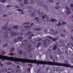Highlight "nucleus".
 Here are the masks:
<instances>
[{"label": "nucleus", "mask_w": 73, "mask_h": 73, "mask_svg": "<svg viewBox=\"0 0 73 73\" xmlns=\"http://www.w3.org/2000/svg\"><path fill=\"white\" fill-rule=\"evenodd\" d=\"M59 8H60V6H57L55 7V9H58Z\"/></svg>", "instance_id": "f8f14e48"}, {"label": "nucleus", "mask_w": 73, "mask_h": 73, "mask_svg": "<svg viewBox=\"0 0 73 73\" xmlns=\"http://www.w3.org/2000/svg\"><path fill=\"white\" fill-rule=\"evenodd\" d=\"M58 33V31H56V32H55V35H56V34H57V33Z\"/></svg>", "instance_id": "58836bf2"}, {"label": "nucleus", "mask_w": 73, "mask_h": 73, "mask_svg": "<svg viewBox=\"0 0 73 73\" xmlns=\"http://www.w3.org/2000/svg\"><path fill=\"white\" fill-rule=\"evenodd\" d=\"M0 66L1 67L3 66V64L1 62H0Z\"/></svg>", "instance_id": "473e14b6"}, {"label": "nucleus", "mask_w": 73, "mask_h": 73, "mask_svg": "<svg viewBox=\"0 0 73 73\" xmlns=\"http://www.w3.org/2000/svg\"><path fill=\"white\" fill-rule=\"evenodd\" d=\"M2 29L3 30H5L7 31H11L12 30V29L11 28H7V26H5L4 27H3Z\"/></svg>", "instance_id": "20e7f679"}, {"label": "nucleus", "mask_w": 73, "mask_h": 73, "mask_svg": "<svg viewBox=\"0 0 73 73\" xmlns=\"http://www.w3.org/2000/svg\"><path fill=\"white\" fill-rule=\"evenodd\" d=\"M34 34H31L29 36V37H31V36H34Z\"/></svg>", "instance_id": "72a5a7b5"}, {"label": "nucleus", "mask_w": 73, "mask_h": 73, "mask_svg": "<svg viewBox=\"0 0 73 73\" xmlns=\"http://www.w3.org/2000/svg\"><path fill=\"white\" fill-rule=\"evenodd\" d=\"M24 41V42H27V40H25Z\"/></svg>", "instance_id": "5fc2aeb1"}, {"label": "nucleus", "mask_w": 73, "mask_h": 73, "mask_svg": "<svg viewBox=\"0 0 73 73\" xmlns=\"http://www.w3.org/2000/svg\"><path fill=\"white\" fill-rule=\"evenodd\" d=\"M66 24V22H63L62 25H65Z\"/></svg>", "instance_id": "a878e982"}, {"label": "nucleus", "mask_w": 73, "mask_h": 73, "mask_svg": "<svg viewBox=\"0 0 73 73\" xmlns=\"http://www.w3.org/2000/svg\"><path fill=\"white\" fill-rule=\"evenodd\" d=\"M5 34H6V35L5 36L6 37H7L8 36V33L7 32H4Z\"/></svg>", "instance_id": "5701e85b"}, {"label": "nucleus", "mask_w": 73, "mask_h": 73, "mask_svg": "<svg viewBox=\"0 0 73 73\" xmlns=\"http://www.w3.org/2000/svg\"><path fill=\"white\" fill-rule=\"evenodd\" d=\"M34 19H35V20H38L37 22V23H38V18L35 17V18Z\"/></svg>", "instance_id": "393cba45"}, {"label": "nucleus", "mask_w": 73, "mask_h": 73, "mask_svg": "<svg viewBox=\"0 0 73 73\" xmlns=\"http://www.w3.org/2000/svg\"><path fill=\"white\" fill-rule=\"evenodd\" d=\"M44 31L45 32H47V30H46V29H45L44 30Z\"/></svg>", "instance_id": "680f3d73"}, {"label": "nucleus", "mask_w": 73, "mask_h": 73, "mask_svg": "<svg viewBox=\"0 0 73 73\" xmlns=\"http://www.w3.org/2000/svg\"><path fill=\"white\" fill-rule=\"evenodd\" d=\"M11 54V56H13L14 54H13V53H12Z\"/></svg>", "instance_id": "864d4df0"}, {"label": "nucleus", "mask_w": 73, "mask_h": 73, "mask_svg": "<svg viewBox=\"0 0 73 73\" xmlns=\"http://www.w3.org/2000/svg\"><path fill=\"white\" fill-rule=\"evenodd\" d=\"M15 7L16 8H19V6H18L16 5V6H15Z\"/></svg>", "instance_id": "4d7b16f0"}, {"label": "nucleus", "mask_w": 73, "mask_h": 73, "mask_svg": "<svg viewBox=\"0 0 73 73\" xmlns=\"http://www.w3.org/2000/svg\"><path fill=\"white\" fill-rule=\"evenodd\" d=\"M50 57L51 59H52V58H53V57H52V55H50Z\"/></svg>", "instance_id": "49530a36"}, {"label": "nucleus", "mask_w": 73, "mask_h": 73, "mask_svg": "<svg viewBox=\"0 0 73 73\" xmlns=\"http://www.w3.org/2000/svg\"><path fill=\"white\" fill-rule=\"evenodd\" d=\"M28 66H32V65L31 64H28Z\"/></svg>", "instance_id": "a19ab883"}, {"label": "nucleus", "mask_w": 73, "mask_h": 73, "mask_svg": "<svg viewBox=\"0 0 73 73\" xmlns=\"http://www.w3.org/2000/svg\"><path fill=\"white\" fill-rule=\"evenodd\" d=\"M33 25V23H32L31 24V26H32V25Z\"/></svg>", "instance_id": "603ef678"}, {"label": "nucleus", "mask_w": 73, "mask_h": 73, "mask_svg": "<svg viewBox=\"0 0 73 73\" xmlns=\"http://www.w3.org/2000/svg\"><path fill=\"white\" fill-rule=\"evenodd\" d=\"M61 36L62 37H65V35H64L63 34H62L61 35Z\"/></svg>", "instance_id": "7c9ffc66"}, {"label": "nucleus", "mask_w": 73, "mask_h": 73, "mask_svg": "<svg viewBox=\"0 0 73 73\" xmlns=\"http://www.w3.org/2000/svg\"><path fill=\"white\" fill-rule=\"evenodd\" d=\"M10 35L12 36H17L19 35V34L15 32H13V31H11L10 32Z\"/></svg>", "instance_id": "7ed1b4c3"}, {"label": "nucleus", "mask_w": 73, "mask_h": 73, "mask_svg": "<svg viewBox=\"0 0 73 73\" xmlns=\"http://www.w3.org/2000/svg\"><path fill=\"white\" fill-rule=\"evenodd\" d=\"M69 52L70 53H71V51L69 50Z\"/></svg>", "instance_id": "338daca9"}, {"label": "nucleus", "mask_w": 73, "mask_h": 73, "mask_svg": "<svg viewBox=\"0 0 73 73\" xmlns=\"http://www.w3.org/2000/svg\"><path fill=\"white\" fill-rule=\"evenodd\" d=\"M24 24H26V25H28V23H24Z\"/></svg>", "instance_id": "8fccbe9b"}, {"label": "nucleus", "mask_w": 73, "mask_h": 73, "mask_svg": "<svg viewBox=\"0 0 73 73\" xmlns=\"http://www.w3.org/2000/svg\"><path fill=\"white\" fill-rule=\"evenodd\" d=\"M48 69H49V68H46V70H48Z\"/></svg>", "instance_id": "6e6d98bb"}, {"label": "nucleus", "mask_w": 73, "mask_h": 73, "mask_svg": "<svg viewBox=\"0 0 73 73\" xmlns=\"http://www.w3.org/2000/svg\"><path fill=\"white\" fill-rule=\"evenodd\" d=\"M18 28H19V26H13V29H17Z\"/></svg>", "instance_id": "9b49d317"}, {"label": "nucleus", "mask_w": 73, "mask_h": 73, "mask_svg": "<svg viewBox=\"0 0 73 73\" xmlns=\"http://www.w3.org/2000/svg\"><path fill=\"white\" fill-rule=\"evenodd\" d=\"M58 37H57V38H52V41H56V39H57H57H58Z\"/></svg>", "instance_id": "aec40b11"}, {"label": "nucleus", "mask_w": 73, "mask_h": 73, "mask_svg": "<svg viewBox=\"0 0 73 73\" xmlns=\"http://www.w3.org/2000/svg\"><path fill=\"white\" fill-rule=\"evenodd\" d=\"M41 40H42V39L41 38H39V39L37 41H41Z\"/></svg>", "instance_id": "c9c22d12"}, {"label": "nucleus", "mask_w": 73, "mask_h": 73, "mask_svg": "<svg viewBox=\"0 0 73 73\" xmlns=\"http://www.w3.org/2000/svg\"><path fill=\"white\" fill-rule=\"evenodd\" d=\"M71 37L72 38V40H73V36H71Z\"/></svg>", "instance_id": "69168bd1"}, {"label": "nucleus", "mask_w": 73, "mask_h": 73, "mask_svg": "<svg viewBox=\"0 0 73 73\" xmlns=\"http://www.w3.org/2000/svg\"><path fill=\"white\" fill-rule=\"evenodd\" d=\"M28 71L29 72H30L31 71V69L30 68H29L28 69Z\"/></svg>", "instance_id": "de8ad7c7"}, {"label": "nucleus", "mask_w": 73, "mask_h": 73, "mask_svg": "<svg viewBox=\"0 0 73 73\" xmlns=\"http://www.w3.org/2000/svg\"><path fill=\"white\" fill-rule=\"evenodd\" d=\"M29 39H31L32 38V37H30V38H29Z\"/></svg>", "instance_id": "0e129e2a"}, {"label": "nucleus", "mask_w": 73, "mask_h": 73, "mask_svg": "<svg viewBox=\"0 0 73 73\" xmlns=\"http://www.w3.org/2000/svg\"><path fill=\"white\" fill-rule=\"evenodd\" d=\"M49 1L50 3H53V0H49Z\"/></svg>", "instance_id": "c85d7f7f"}, {"label": "nucleus", "mask_w": 73, "mask_h": 73, "mask_svg": "<svg viewBox=\"0 0 73 73\" xmlns=\"http://www.w3.org/2000/svg\"><path fill=\"white\" fill-rule=\"evenodd\" d=\"M30 27V26H24V28H29Z\"/></svg>", "instance_id": "412c9836"}, {"label": "nucleus", "mask_w": 73, "mask_h": 73, "mask_svg": "<svg viewBox=\"0 0 73 73\" xmlns=\"http://www.w3.org/2000/svg\"><path fill=\"white\" fill-rule=\"evenodd\" d=\"M41 43L40 42H38V44H37L36 46V48H38L40 45H41Z\"/></svg>", "instance_id": "1a4fd4ad"}, {"label": "nucleus", "mask_w": 73, "mask_h": 73, "mask_svg": "<svg viewBox=\"0 0 73 73\" xmlns=\"http://www.w3.org/2000/svg\"><path fill=\"white\" fill-rule=\"evenodd\" d=\"M59 50L58 52V53L59 54H61V52L60 51V49L58 48Z\"/></svg>", "instance_id": "f3484780"}, {"label": "nucleus", "mask_w": 73, "mask_h": 73, "mask_svg": "<svg viewBox=\"0 0 73 73\" xmlns=\"http://www.w3.org/2000/svg\"><path fill=\"white\" fill-rule=\"evenodd\" d=\"M66 8L67 9H68V11H67L66 14L67 15H69L70 13V9H69V8H68V7L66 6Z\"/></svg>", "instance_id": "423d86ee"}, {"label": "nucleus", "mask_w": 73, "mask_h": 73, "mask_svg": "<svg viewBox=\"0 0 73 73\" xmlns=\"http://www.w3.org/2000/svg\"><path fill=\"white\" fill-rule=\"evenodd\" d=\"M59 25H58V27H59L61 25V23L60 22H59Z\"/></svg>", "instance_id": "4c0bfd02"}, {"label": "nucleus", "mask_w": 73, "mask_h": 73, "mask_svg": "<svg viewBox=\"0 0 73 73\" xmlns=\"http://www.w3.org/2000/svg\"><path fill=\"white\" fill-rule=\"evenodd\" d=\"M60 42L61 44H63V43H64V41L62 40H61Z\"/></svg>", "instance_id": "ea45409f"}, {"label": "nucleus", "mask_w": 73, "mask_h": 73, "mask_svg": "<svg viewBox=\"0 0 73 73\" xmlns=\"http://www.w3.org/2000/svg\"><path fill=\"white\" fill-rule=\"evenodd\" d=\"M7 73H11V72H7Z\"/></svg>", "instance_id": "774afa93"}, {"label": "nucleus", "mask_w": 73, "mask_h": 73, "mask_svg": "<svg viewBox=\"0 0 73 73\" xmlns=\"http://www.w3.org/2000/svg\"><path fill=\"white\" fill-rule=\"evenodd\" d=\"M18 39H14L15 42H18Z\"/></svg>", "instance_id": "bb28decb"}, {"label": "nucleus", "mask_w": 73, "mask_h": 73, "mask_svg": "<svg viewBox=\"0 0 73 73\" xmlns=\"http://www.w3.org/2000/svg\"><path fill=\"white\" fill-rule=\"evenodd\" d=\"M24 3H21V7H23V6H24Z\"/></svg>", "instance_id": "e433bc0d"}, {"label": "nucleus", "mask_w": 73, "mask_h": 73, "mask_svg": "<svg viewBox=\"0 0 73 73\" xmlns=\"http://www.w3.org/2000/svg\"><path fill=\"white\" fill-rule=\"evenodd\" d=\"M68 53V51L67 50H66L65 51V53H66V54H67V53Z\"/></svg>", "instance_id": "79ce46f5"}, {"label": "nucleus", "mask_w": 73, "mask_h": 73, "mask_svg": "<svg viewBox=\"0 0 73 73\" xmlns=\"http://www.w3.org/2000/svg\"><path fill=\"white\" fill-rule=\"evenodd\" d=\"M17 69H19V66H18L17 67Z\"/></svg>", "instance_id": "09e8293b"}, {"label": "nucleus", "mask_w": 73, "mask_h": 73, "mask_svg": "<svg viewBox=\"0 0 73 73\" xmlns=\"http://www.w3.org/2000/svg\"><path fill=\"white\" fill-rule=\"evenodd\" d=\"M24 3L25 4H28V1H27V0H25L24 1Z\"/></svg>", "instance_id": "dca6fc26"}, {"label": "nucleus", "mask_w": 73, "mask_h": 73, "mask_svg": "<svg viewBox=\"0 0 73 73\" xmlns=\"http://www.w3.org/2000/svg\"><path fill=\"white\" fill-rule=\"evenodd\" d=\"M35 13V12H34L32 14H31V15H32L33 17H34L35 16V15L34 14Z\"/></svg>", "instance_id": "c756f323"}, {"label": "nucleus", "mask_w": 73, "mask_h": 73, "mask_svg": "<svg viewBox=\"0 0 73 73\" xmlns=\"http://www.w3.org/2000/svg\"><path fill=\"white\" fill-rule=\"evenodd\" d=\"M50 41H49V39H46V40H43V44L44 46V47H46L48 46V44H47L49 43Z\"/></svg>", "instance_id": "f03ea898"}, {"label": "nucleus", "mask_w": 73, "mask_h": 73, "mask_svg": "<svg viewBox=\"0 0 73 73\" xmlns=\"http://www.w3.org/2000/svg\"><path fill=\"white\" fill-rule=\"evenodd\" d=\"M67 45L68 46H70V44H69V43H67Z\"/></svg>", "instance_id": "c03bdc74"}, {"label": "nucleus", "mask_w": 73, "mask_h": 73, "mask_svg": "<svg viewBox=\"0 0 73 73\" xmlns=\"http://www.w3.org/2000/svg\"><path fill=\"white\" fill-rule=\"evenodd\" d=\"M32 33V32L29 31L28 33H27L26 34L27 35H30V34H31Z\"/></svg>", "instance_id": "b1692460"}, {"label": "nucleus", "mask_w": 73, "mask_h": 73, "mask_svg": "<svg viewBox=\"0 0 73 73\" xmlns=\"http://www.w3.org/2000/svg\"><path fill=\"white\" fill-rule=\"evenodd\" d=\"M0 1L2 3H5L6 1L5 0H0Z\"/></svg>", "instance_id": "6ab92c4d"}, {"label": "nucleus", "mask_w": 73, "mask_h": 73, "mask_svg": "<svg viewBox=\"0 0 73 73\" xmlns=\"http://www.w3.org/2000/svg\"><path fill=\"white\" fill-rule=\"evenodd\" d=\"M50 21H52V22H57V21L56 19H51V20Z\"/></svg>", "instance_id": "0eeeda50"}, {"label": "nucleus", "mask_w": 73, "mask_h": 73, "mask_svg": "<svg viewBox=\"0 0 73 73\" xmlns=\"http://www.w3.org/2000/svg\"><path fill=\"white\" fill-rule=\"evenodd\" d=\"M70 7L71 8H73V4H70Z\"/></svg>", "instance_id": "f704fd0d"}, {"label": "nucleus", "mask_w": 73, "mask_h": 73, "mask_svg": "<svg viewBox=\"0 0 73 73\" xmlns=\"http://www.w3.org/2000/svg\"><path fill=\"white\" fill-rule=\"evenodd\" d=\"M3 17H7V15H3Z\"/></svg>", "instance_id": "3c124183"}, {"label": "nucleus", "mask_w": 73, "mask_h": 73, "mask_svg": "<svg viewBox=\"0 0 73 73\" xmlns=\"http://www.w3.org/2000/svg\"><path fill=\"white\" fill-rule=\"evenodd\" d=\"M57 45H54L53 47V50H55V49H57Z\"/></svg>", "instance_id": "9d476101"}, {"label": "nucleus", "mask_w": 73, "mask_h": 73, "mask_svg": "<svg viewBox=\"0 0 73 73\" xmlns=\"http://www.w3.org/2000/svg\"><path fill=\"white\" fill-rule=\"evenodd\" d=\"M27 52H24L23 53V54L24 56H25L27 55Z\"/></svg>", "instance_id": "2f4dec72"}, {"label": "nucleus", "mask_w": 73, "mask_h": 73, "mask_svg": "<svg viewBox=\"0 0 73 73\" xmlns=\"http://www.w3.org/2000/svg\"><path fill=\"white\" fill-rule=\"evenodd\" d=\"M18 53L19 54H22V51L21 50H19L18 51Z\"/></svg>", "instance_id": "2eb2a0df"}, {"label": "nucleus", "mask_w": 73, "mask_h": 73, "mask_svg": "<svg viewBox=\"0 0 73 73\" xmlns=\"http://www.w3.org/2000/svg\"><path fill=\"white\" fill-rule=\"evenodd\" d=\"M8 46V44L7 43L5 44V45H4L3 46V48H4L5 47H6V46Z\"/></svg>", "instance_id": "4be33fe9"}, {"label": "nucleus", "mask_w": 73, "mask_h": 73, "mask_svg": "<svg viewBox=\"0 0 73 73\" xmlns=\"http://www.w3.org/2000/svg\"><path fill=\"white\" fill-rule=\"evenodd\" d=\"M33 30L34 31H41V29L40 28H36L34 29Z\"/></svg>", "instance_id": "6e6552de"}, {"label": "nucleus", "mask_w": 73, "mask_h": 73, "mask_svg": "<svg viewBox=\"0 0 73 73\" xmlns=\"http://www.w3.org/2000/svg\"><path fill=\"white\" fill-rule=\"evenodd\" d=\"M0 59H2V61L4 60L14 61L15 64H16L17 62H21L23 65H25V62L26 63H32L33 64H37L44 65V61L37 60H31L29 59L24 58H19L12 57H9L5 56L0 55Z\"/></svg>", "instance_id": "f257e3e1"}, {"label": "nucleus", "mask_w": 73, "mask_h": 73, "mask_svg": "<svg viewBox=\"0 0 73 73\" xmlns=\"http://www.w3.org/2000/svg\"><path fill=\"white\" fill-rule=\"evenodd\" d=\"M17 38L18 40H21V39H23V37H17Z\"/></svg>", "instance_id": "4468645a"}, {"label": "nucleus", "mask_w": 73, "mask_h": 73, "mask_svg": "<svg viewBox=\"0 0 73 73\" xmlns=\"http://www.w3.org/2000/svg\"><path fill=\"white\" fill-rule=\"evenodd\" d=\"M23 46H25L26 44H23Z\"/></svg>", "instance_id": "bf43d9fd"}, {"label": "nucleus", "mask_w": 73, "mask_h": 73, "mask_svg": "<svg viewBox=\"0 0 73 73\" xmlns=\"http://www.w3.org/2000/svg\"><path fill=\"white\" fill-rule=\"evenodd\" d=\"M45 17L43 16L42 17V19H45Z\"/></svg>", "instance_id": "13d9d810"}, {"label": "nucleus", "mask_w": 73, "mask_h": 73, "mask_svg": "<svg viewBox=\"0 0 73 73\" xmlns=\"http://www.w3.org/2000/svg\"><path fill=\"white\" fill-rule=\"evenodd\" d=\"M33 49V48H32V46H29L28 48L27 49V52L29 53H30V52H32V50Z\"/></svg>", "instance_id": "39448f33"}, {"label": "nucleus", "mask_w": 73, "mask_h": 73, "mask_svg": "<svg viewBox=\"0 0 73 73\" xmlns=\"http://www.w3.org/2000/svg\"><path fill=\"white\" fill-rule=\"evenodd\" d=\"M15 50V48H11L10 52H13V50Z\"/></svg>", "instance_id": "a211bd4d"}, {"label": "nucleus", "mask_w": 73, "mask_h": 73, "mask_svg": "<svg viewBox=\"0 0 73 73\" xmlns=\"http://www.w3.org/2000/svg\"><path fill=\"white\" fill-rule=\"evenodd\" d=\"M6 7L7 8H8V7H11V6L7 5L6 6Z\"/></svg>", "instance_id": "a18cd8bd"}, {"label": "nucleus", "mask_w": 73, "mask_h": 73, "mask_svg": "<svg viewBox=\"0 0 73 73\" xmlns=\"http://www.w3.org/2000/svg\"><path fill=\"white\" fill-rule=\"evenodd\" d=\"M21 13H22L23 14H24V13H23V11H21Z\"/></svg>", "instance_id": "052dcab7"}, {"label": "nucleus", "mask_w": 73, "mask_h": 73, "mask_svg": "<svg viewBox=\"0 0 73 73\" xmlns=\"http://www.w3.org/2000/svg\"><path fill=\"white\" fill-rule=\"evenodd\" d=\"M11 63L10 62H7L6 63V65H10L11 64Z\"/></svg>", "instance_id": "ddd939ff"}, {"label": "nucleus", "mask_w": 73, "mask_h": 73, "mask_svg": "<svg viewBox=\"0 0 73 73\" xmlns=\"http://www.w3.org/2000/svg\"><path fill=\"white\" fill-rule=\"evenodd\" d=\"M48 37L49 38H50V39H52L53 38L52 36H48Z\"/></svg>", "instance_id": "cd10ccee"}, {"label": "nucleus", "mask_w": 73, "mask_h": 73, "mask_svg": "<svg viewBox=\"0 0 73 73\" xmlns=\"http://www.w3.org/2000/svg\"><path fill=\"white\" fill-rule=\"evenodd\" d=\"M18 11L19 12H20V11H22V10L20 9H18Z\"/></svg>", "instance_id": "37998d69"}, {"label": "nucleus", "mask_w": 73, "mask_h": 73, "mask_svg": "<svg viewBox=\"0 0 73 73\" xmlns=\"http://www.w3.org/2000/svg\"><path fill=\"white\" fill-rule=\"evenodd\" d=\"M59 4V3H57L56 4V5H58Z\"/></svg>", "instance_id": "e2e57ef3"}]
</instances>
